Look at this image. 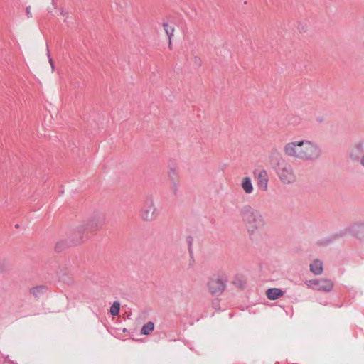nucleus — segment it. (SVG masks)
<instances>
[{"mask_svg": "<svg viewBox=\"0 0 364 364\" xmlns=\"http://www.w3.org/2000/svg\"><path fill=\"white\" fill-rule=\"evenodd\" d=\"M240 215L248 233L250 240L257 242L260 238L259 230L265 225V219L260 210L250 205H245L240 210Z\"/></svg>", "mask_w": 364, "mask_h": 364, "instance_id": "f257e3e1", "label": "nucleus"}, {"mask_svg": "<svg viewBox=\"0 0 364 364\" xmlns=\"http://www.w3.org/2000/svg\"><path fill=\"white\" fill-rule=\"evenodd\" d=\"M323 156L321 145L316 141L301 139V161L315 162Z\"/></svg>", "mask_w": 364, "mask_h": 364, "instance_id": "f03ea898", "label": "nucleus"}, {"mask_svg": "<svg viewBox=\"0 0 364 364\" xmlns=\"http://www.w3.org/2000/svg\"><path fill=\"white\" fill-rule=\"evenodd\" d=\"M275 172L279 180L284 185L292 184L296 181L294 168L288 163L284 162L279 164Z\"/></svg>", "mask_w": 364, "mask_h": 364, "instance_id": "7ed1b4c3", "label": "nucleus"}, {"mask_svg": "<svg viewBox=\"0 0 364 364\" xmlns=\"http://www.w3.org/2000/svg\"><path fill=\"white\" fill-rule=\"evenodd\" d=\"M159 215V210L152 198H147L139 210V216L142 221L152 222Z\"/></svg>", "mask_w": 364, "mask_h": 364, "instance_id": "20e7f679", "label": "nucleus"}, {"mask_svg": "<svg viewBox=\"0 0 364 364\" xmlns=\"http://www.w3.org/2000/svg\"><path fill=\"white\" fill-rule=\"evenodd\" d=\"M227 279L225 277L215 275L207 283L209 292L212 295H220L226 287Z\"/></svg>", "mask_w": 364, "mask_h": 364, "instance_id": "39448f33", "label": "nucleus"}, {"mask_svg": "<svg viewBox=\"0 0 364 364\" xmlns=\"http://www.w3.org/2000/svg\"><path fill=\"white\" fill-rule=\"evenodd\" d=\"M304 284L308 288L326 292L331 291L334 286L333 282L328 279H309L306 280Z\"/></svg>", "mask_w": 364, "mask_h": 364, "instance_id": "423d86ee", "label": "nucleus"}, {"mask_svg": "<svg viewBox=\"0 0 364 364\" xmlns=\"http://www.w3.org/2000/svg\"><path fill=\"white\" fill-rule=\"evenodd\" d=\"M301 151V139L286 143L283 151L287 157L300 160Z\"/></svg>", "mask_w": 364, "mask_h": 364, "instance_id": "0eeeda50", "label": "nucleus"}, {"mask_svg": "<svg viewBox=\"0 0 364 364\" xmlns=\"http://www.w3.org/2000/svg\"><path fill=\"white\" fill-rule=\"evenodd\" d=\"M252 174L256 180L257 188L262 191H267L268 190L269 181L267 170L264 168H257L254 170Z\"/></svg>", "mask_w": 364, "mask_h": 364, "instance_id": "6e6552de", "label": "nucleus"}, {"mask_svg": "<svg viewBox=\"0 0 364 364\" xmlns=\"http://www.w3.org/2000/svg\"><path fill=\"white\" fill-rule=\"evenodd\" d=\"M102 221L98 218L89 220L83 226L80 227L79 231L95 232L102 225Z\"/></svg>", "mask_w": 364, "mask_h": 364, "instance_id": "1a4fd4ad", "label": "nucleus"}, {"mask_svg": "<svg viewBox=\"0 0 364 364\" xmlns=\"http://www.w3.org/2000/svg\"><path fill=\"white\" fill-rule=\"evenodd\" d=\"M240 188L247 195H251L254 192V186L252 178L250 176H245L241 178Z\"/></svg>", "mask_w": 364, "mask_h": 364, "instance_id": "9d476101", "label": "nucleus"}, {"mask_svg": "<svg viewBox=\"0 0 364 364\" xmlns=\"http://www.w3.org/2000/svg\"><path fill=\"white\" fill-rule=\"evenodd\" d=\"M310 271L315 275H320L323 270V262L318 259H314L309 264Z\"/></svg>", "mask_w": 364, "mask_h": 364, "instance_id": "9b49d317", "label": "nucleus"}, {"mask_svg": "<svg viewBox=\"0 0 364 364\" xmlns=\"http://www.w3.org/2000/svg\"><path fill=\"white\" fill-rule=\"evenodd\" d=\"M284 292L279 288H270L267 290L266 295L270 300H276L282 296Z\"/></svg>", "mask_w": 364, "mask_h": 364, "instance_id": "f8f14e48", "label": "nucleus"}, {"mask_svg": "<svg viewBox=\"0 0 364 364\" xmlns=\"http://www.w3.org/2000/svg\"><path fill=\"white\" fill-rule=\"evenodd\" d=\"M353 234L359 237H364V223H357L352 227Z\"/></svg>", "mask_w": 364, "mask_h": 364, "instance_id": "ddd939ff", "label": "nucleus"}, {"mask_svg": "<svg viewBox=\"0 0 364 364\" xmlns=\"http://www.w3.org/2000/svg\"><path fill=\"white\" fill-rule=\"evenodd\" d=\"M163 28H164L166 35L168 37V40H169L168 44H169V46H171V38L173 36V33H174V31H175L174 27L173 26L168 24V23H164Z\"/></svg>", "mask_w": 364, "mask_h": 364, "instance_id": "4468645a", "label": "nucleus"}, {"mask_svg": "<svg viewBox=\"0 0 364 364\" xmlns=\"http://www.w3.org/2000/svg\"><path fill=\"white\" fill-rule=\"evenodd\" d=\"M154 329V324L153 322H148L145 323L141 330V333L142 335H149L151 332H152Z\"/></svg>", "mask_w": 364, "mask_h": 364, "instance_id": "2eb2a0df", "label": "nucleus"}, {"mask_svg": "<svg viewBox=\"0 0 364 364\" xmlns=\"http://www.w3.org/2000/svg\"><path fill=\"white\" fill-rule=\"evenodd\" d=\"M120 310V304L118 301H114L111 307L109 312L112 316H117L119 314Z\"/></svg>", "mask_w": 364, "mask_h": 364, "instance_id": "dca6fc26", "label": "nucleus"}, {"mask_svg": "<svg viewBox=\"0 0 364 364\" xmlns=\"http://www.w3.org/2000/svg\"><path fill=\"white\" fill-rule=\"evenodd\" d=\"M363 150V144L359 143V144H357L355 145L354 146V150L351 152V157L354 159V160H358V156L357 154H355V152H356L357 154H359L360 152H361Z\"/></svg>", "mask_w": 364, "mask_h": 364, "instance_id": "f3484780", "label": "nucleus"}, {"mask_svg": "<svg viewBox=\"0 0 364 364\" xmlns=\"http://www.w3.org/2000/svg\"><path fill=\"white\" fill-rule=\"evenodd\" d=\"M46 291V287L41 286L33 288L31 292L36 297L40 296Z\"/></svg>", "mask_w": 364, "mask_h": 364, "instance_id": "a211bd4d", "label": "nucleus"}, {"mask_svg": "<svg viewBox=\"0 0 364 364\" xmlns=\"http://www.w3.org/2000/svg\"><path fill=\"white\" fill-rule=\"evenodd\" d=\"M60 16L64 18L63 21L65 22H68V19L69 17L68 13L64 10L60 11Z\"/></svg>", "mask_w": 364, "mask_h": 364, "instance_id": "6ab92c4d", "label": "nucleus"}, {"mask_svg": "<svg viewBox=\"0 0 364 364\" xmlns=\"http://www.w3.org/2000/svg\"><path fill=\"white\" fill-rule=\"evenodd\" d=\"M47 55H48V58L49 63H50V67H51V70H52V71H53L54 69H55V66H54L53 61V60H52V58L50 57V55L48 50V53H47Z\"/></svg>", "mask_w": 364, "mask_h": 364, "instance_id": "aec40b11", "label": "nucleus"}, {"mask_svg": "<svg viewBox=\"0 0 364 364\" xmlns=\"http://www.w3.org/2000/svg\"><path fill=\"white\" fill-rule=\"evenodd\" d=\"M31 8L30 6H27L26 9V13L28 18H32V14H31Z\"/></svg>", "mask_w": 364, "mask_h": 364, "instance_id": "412c9836", "label": "nucleus"}, {"mask_svg": "<svg viewBox=\"0 0 364 364\" xmlns=\"http://www.w3.org/2000/svg\"><path fill=\"white\" fill-rule=\"evenodd\" d=\"M360 164L364 167V154L360 159Z\"/></svg>", "mask_w": 364, "mask_h": 364, "instance_id": "4be33fe9", "label": "nucleus"}, {"mask_svg": "<svg viewBox=\"0 0 364 364\" xmlns=\"http://www.w3.org/2000/svg\"><path fill=\"white\" fill-rule=\"evenodd\" d=\"M4 270V267L0 264V273L3 272Z\"/></svg>", "mask_w": 364, "mask_h": 364, "instance_id": "5701e85b", "label": "nucleus"}]
</instances>
